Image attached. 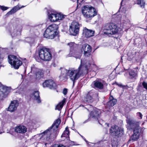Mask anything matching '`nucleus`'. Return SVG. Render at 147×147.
Segmentation results:
<instances>
[{"label": "nucleus", "mask_w": 147, "mask_h": 147, "mask_svg": "<svg viewBox=\"0 0 147 147\" xmlns=\"http://www.w3.org/2000/svg\"><path fill=\"white\" fill-rule=\"evenodd\" d=\"M60 122V120L59 119H57L54 122L51 127L42 133V138H46L45 140L48 141L50 139L55 138L58 133V128Z\"/></svg>", "instance_id": "nucleus-1"}, {"label": "nucleus", "mask_w": 147, "mask_h": 147, "mask_svg": "<svg viewBox=\"0 0 147 147\" xmlns=\"http://www.w3.org/2000/svg\"><path fill=\"white\" fill-rule=\"evenodd\" d=\"M68 71V76L74 83L83 74L87 73L88 72L87 68L82 66L81 64L76 69L72 68H69Z\"/></svg>", "instance_id": "nucleus-2"}, {"label": "nucleus", "mask_w": 147, "mask_h": 147, "mask_svg": "<svg viewBox=\"0 0 147 147\" xmlns=\"http://www.w3.org/2000/svg\"><path fill=\"white\" fill-rule=\"evenodd\" d=\"M132 129L134 133L131 139L134 141L137 140L142 133V129L139 126L138 123L135 120L129 119V129Z\"/></svg>", "instance_id": "nucleus-3"}, {"label": "nucleus", "mask_w": 147, "mask_h": 147, "mask_svg": "<svg viewBox=\"0 0 147 147\" xmlns=\"http://www.w3.org/2000/svg\"><path fill=\"white\" fill-rule=\"evenodd\" d=\"M82 10L84 17L87 19H91L97 14V10L91 6H84L82 7Z\"/></svg>", "instance_id": "nucleus-4"}, {"label": "nucleus", "mask_w": 147, "mask_h": 147, "mask_svg": "<svg viewBox=\"0 0 147 147\" xmlns=\"http://www.w3.org/2000/svg\"><path fill=\"white\" fill-rule=\"evenodd\" d=\"M58 25L55 24L50 25L46 30L44 36L46 38L51 39L53 38L58 34Z\"/></svg>", "instance_id": "nucleus-5"}, {"label": "nucleus", "mask_w": 147, "mask_h": 147, "mask_svg": "<svg viewBox=\"0 0 147 147\" xmlns=\"http://www.w3.org/2000/svg\"><path fill=\"white\" fill-rule=\"evenodd\" d=\"M38 55L40 59L45 61H49L52 59V54L50 49L45 47L41 48L38 51Z\"/></svg>", "instance_id": "nucleus-6"}, {"label": "nucleus", "mask_w": 147, "mask_h": 147, "mask_svg": "<svg viewBox=\"0 0 147 147\" xmlns=\"http://www.w3.org/2000/svg\"><path fill=\"white\" fill-rule=\"evenodd\" d=\"M118 31L117 27L113 23L106 24L103 27V32L104 34L108 35L115 34Z\"/></svg>", "instance_id": "nucleus-7"}, {"label": "nucleus", "mask_w": 147, "mask_h": 147, "mask_svg": "<svg viewBox=\"0 0 147 147\" xmlns=\"http://www.w3.org/2000/svg\"><path fill=\"white\" fill-rule=\"evenodd\" d=\"M48 18L52 22H55L59 20H63L65 16L61 13L54 12L52 11H48Z\"/></svg>", "instance_id": "nucleus-8"}, {"label": "nucleus", "mask_w": 147, "mask_h": 147, "mask_svg": "<svg viewBox=\"0 0 147 147\" xmlns=\"http://www.w3.org/2000/svg\"><path fill=\"white\" fill-rule=\"evenodd\" d=\"M8 58L9 63L16 69H18L22 64V61L15 55H9Z\"/></svg>", "instance_id": "nucleus-9"}, {"label": "nucleus", "mask_w": 147, "mask_h": 147, "mask_svg": "<svg viewBox=\"0 0 147 147\" xmlns=\"http://www.w3.org/2000/svg\"><path fill=\"white\" fill-rule=\"evenodd\" d=\"M110 132L112 135L118 137L121 136L123 133V129L116 125H114L111 127Z\"/></svg>", "instance_id": "nucleus-10"}, {"label": "nucleus", "mask_w": 147, "mask_h": 147, "mask_svg": "<svg viewBox=\"0 0 147 147\" xmlns=\"http://www.w3.org/2000/svg\"><path fill=\"white\" fill-rule=\"evenodd\" d=\"M101 111L100 110L96 109L93 110L90 113V117L98 121L100 124L102 125L104 122L100 118Z\"/></svg>", "instance_id": "nucleus-11"}, {"label": "nucleus", "mask_w": 147, "mask_h": 147, "mask_svg": "<svg viewBox=\"0 0 147 147\" xmlns=\"http://www.w3.org/2000/svg\"><path fill=\"white\" fill-rule=\"evenodd\" d=\"M80 25L77 22H73L69 26V31L70 34L75 36L78 34L79 30Z\"/></svg>", "instance_id": "nucleus-12"}, {"label": "nucleus", "mask_w": 147, "mask_h": 147, "mask_svg": "<svg viewBox=\"0 0 147 147\" xmlns=\"http://www.w3.org/2000/svg\"><path fill=\"white\" fill-rule=\"evenodd\" d=\"M81 50L82 52H84V55L85 57H88L91 56L92 48L90 45L87 44L83 45Z\"/></svg>", "instance_id": "nucleus-13"}, {"label": "nucleus", "mask_w": 147, "mask_h": 147, "mask_svg": "<svg viewBox=\"0 0 147 147\" xmlns=\"http://www.w3.org/2000/svg\"><path fill=\"white\" fill-rule=\"evenodd\" d=\"M42 85L43 87H48L51 89H55L57 87L56 84L51 79L45 80Z\"/></svg>", "instance_id": "nucleus-14"}, {"label": "nucleus", "mask_w": 147, "mask_h": 147, "mask_svg": "<svg viewBox=\"0 0 147 147\" xmlns=\"http://www.w3.org/2000/svg\"><path fill=\"white\" fill-rule=\"evenodd\" d=\"M68 69H66L64 68H61V73L59 76L60 80L61 81H66L68 79Z\"/></svg>", "instance_id": "nucleus-15"}, {"label": "nucleus", "mask_w": 147, "mask_h": 147, "mask_svg": "<svg viewBox=\"0 0 147 147\" xmlns=\"http://www.w3.org/2000/svg\"><path fill=\"white\" fill-rule=\"evenodd\" d=\"M14 131L16 132L23 134L25 133L27 130L26 127L23 125L17 126L13 128Z\"/></svg>", "instance_id": "nucleus-16"}, {"label": "nucleus", "mask_w": 147, "mask_h": 147, "mask_svg": "<svg viewBox=\"0 0 147 147\" xmlns=\"http://www.w3.org/2000/svg\"><path fill=\"white\" fill-rule=\"evenodd\" d=\"M8 87L3 85H0V100L2 99L7 94Z\"/></svg>", "instance_id": "nucleus-17"}, {"label": "nucleus", "mask_w": 147, "mask_h": 147, "mask_svg": "<svg viewBox=\"0 0 147 147\" xmlns=\"http://www.w3.org/2000/svg\"><path fill=\"white\" fill-rule=\"evenodd\" d=\"M128 0H122L121 3V7L119 8V12H120V10L121 9V7L122 6H123V4L125 5L126 3H128ZM126 11L124 10V9L123 8V10L121 11L120 15H119L118 14V12H117V13L119 16V17H121L123 18H124L126 17Z\"/></svg>", "instance_id": "nucleus-18"}, {"label": "nucleus", "mask_w": 147, "mask_h": 147, "mask_svg": "<svg viewBox=\"0 0 147 147\" xmlns=\"http://www.w3.org/2000/svg\"><path fill=\"white\" fill-rule=\"evenodd\" d=\"M104 82L101 80H96L94 81L92 85H94V87L101 89L103 88Z\"/></svg>", "instance_id": "nucleus-19"}, {"label": "nucleus", "mask_w": 147, "mask_h": 147, "mask_svg": "<svg viewBox=\"0 0 147 147\" xmlns=\"http://www.w3.org/2000/svg\"><path fill=\"white\" fill-rule=\"evenodd\" d=\"M18 106V103L16 100L12 101L8 108V111L12 112L16 110Z\"/></svg>", "instance_id": "nucleus-20"}, {"label": "nucleus", "mask_w": 147, "mask_h": 147, "mask_svg": "<svg viewBox=\"0 0 147 147\" xmlns=\"http://www.w3.org/2000/svg\"><path fill=\"white\" fill-rule=\"evenodd\" d=\"M10 32L12 37L16 36L18 35H20L21 34L20 30H19L18 27L16 26L11 27Z\"/></svg>", "instance_id": "nucleus-21"}, {"label": "nucleus", "mask_w": 147, "mask_h": 147, "mask_svg": "<svg viewBox=\"0 0 147 147\" xmlns=\"http://www.w3.org/2000/svg\"><path fill=\"white\" fill-rule=\"evenodd\" d=\"M31 97L34 100L36 101L38 103H40L41 102L40 98L39 95L38 91H35L31 95Z\"/></svg>", "instance_id": "nucleus-22"}, {"label": "nucleus", "mask_w": 147, "mask_h": 147, "mask_svg": "<svg viewBox=\"0 0 147 147\" xmlns=\"http://www.w3.org/2000/svg\"><path fill=\"white\" fill-rule=\"evenodd\" d=\"M84 32L86 37L89 38L94 35V31L85 28L84 30Z\"/></svg>", "instance_id": "nucleus-23"}, {"label": "nucleus", "mask_w": 147, "mask_h": 147, "mask_svg": "<svg viewBox=\"0 0 147 147\" xmlns=\"http://www.w3.org/2000/svg\"><path fill=\"white\" fill-rule=\"evenodd\" d=\"M67 45H69L70 48V53H72V52H73V50L77 49L79 45L78 44H75L74 42H70L68 43Z\"/></svg>", "instance_id": "nucleus-24"}, {"label": "nucleus", "mask_w": 147, "mask_h": 147, "mask_svg": "<svg viewBox=\"0 0 147 147\" xmlns=\"http://www.w3.org/2000/svg\"><path fill=\"white\" fill-rule=\"evenodd\" d=\"M109 101L107 102V105L109 106L113 107L117 103V100L113 96H111L109 97Z\"/></svg>", "instance_id": "nucleus-25"}, {"label": "nucleus", "mask_w": 147, "mask_h": 147, "mask_svg": "<svg viewBox=\"0 0 147 147\" xmlns=\"http://www.w3.org/2000/svg\"><path fill=\"white\" fill-rule=\"evenodd\" d=\"M23 7H24V6L22 7H20L18 5H17L16 6L14 7L10 11L8 12L7 13L6 15L7 16H8L9 15L12 14L13 13H14L18 10L20 9L21 8Z\"/></svg>", "instance_id": "nucleus-26"}, {"label": "nucleus", "mask_w": 147, "mask_h": 147, "mask_svg": "<svg viewBox=\"0 0 147 147\" xmlns=\"http://www.w3.org/2000/svg\"><path fill=\"white\" fill-rule=\"evenodd\" d=\"M77 49H74L73 50V52L70 53V54L71 55V56L74 57L76 58H80L81 56V54L77 51Z\"/></svg>", "instance_id": "nucleus-27"}, {"label": "nucleus", "mask_w": 147, "mask_h": 147, "mask_svg": "<svg viewBox=\"0 0 147 147\" xmlns=\"http://www.w3.org/2000/svg\"><path fill=\"white\" fill-rule=\"evenodd\" d=\"M88 93L92 97L93 100L94 99L97 98L98 96L97 92L94 90L90 91Z\"/></svg>", "instance_id": "nucleus-28"}, {"label": "nucleus", "mask_w": 147, "mask_h": 147, "mask_svg": "<svg viewBox=\"0 0 147 147\" xmlns=\"http://www.w3.org/2000/svg\"><path fill=\"white\" fill-rule=\"evenodd\" d=\"M65 102V99H63V100L58 104L56 106L55 109L60 111L62 108L64 103Z\"/></svg>", "instance_id": "nucleus-29"}, {"label": "nucleus", "mask_w": 147, "mask_h": 147, "mask_svg": "<svg viewBox=\"0 0 147 147\" xmlns=\"http://www.w3.org/2000/svg\"><path fill=\"white\" fill-rule=\"evenodd\" d=\"M36 78L39 79L41 77H42L43 75V70L40 69L35 73Z\"/></svg>", "instance_id": "nucleus-30"}, {"label": "nucleus", "mask_w": 147, "mask_h": 147, "mask_svg": "<svg viewBox=\"0 0 147 147\" xmlns=\"http://www.w3.org/2000/svg\"><path fill=\"white\" fill-rule=\"evenodd\" d=\"M136 75V73L134 71H132L129 73V81L131 82L134 81L135 80V77Z\"/></svg>", "instance_id": "nucleus-31"}, {"label": "nucleus", "mask_w": 147, "mask_h": 147, "mask_svg": "<svg viewBox=\"0 0 147 147\" xmlns=\"http://www.w3.org/2000/svg\"><path fill=\"white\" fill-rule=\"evenodd\" d=\"M69 131L68 127H67L65 129V130L64 131L63 134L61 136V137H69Z\"/></svg>", "instance_id": "nucleus-32"}, {"label": "nucleus", "mask_w": 147, "mask_h": 147, "mask_svg": "<svg viewBox=\"0 0 147 147\" xmlns=\"http://www.w3.org/2000/svg\"><path fill=\"white\" fill-rule=\"evenodd\" d=\"M93 100L92 97L88 93L84 100L85 102H92L93 101Z\"/></svg>", "instance_id": "nucleus-33"}, {"label": "nucleus", "mask_w": 147, "mask_h": 147, "mask_svg": "<svg viewBox=\"0 0 147 147\" xmlns=\"http://www.w3.org/2000/svg\"><path fill=\"white\" fill-rule=\"evenodd\" d=\"M137 4L140 5V7L142 8L144 7L145 3L144 0H137Z\"/></svg>", "instance_id": "nucleus-34"}, {"label": "nucleus", "mask_w": 147, "mask_h": 147, "mask_svg": "<svg viewBox=\"0 0 147 147\" xmlns=\"http://www.w3.org/2000/svg\"><path fill=\"white\" fill-rule=\"evenodd\" d=\"M40 69L35 67L34 65H33L31 67V73L35 74Z\"/></svg>", "instance_id": "nucleus-35"}, {"label": "nucleus", "mask_w": 147, "mask_h": 147, "mask_svg": "<svg viewBox=\"0 0 147 147\" xmlns=\"http://www.w3.org/2000/svg\"><path fill=\"white\" fill-rule=\"evenodd\" d=\"M115 84L117 85H118L120 87H121L123 88V89L124 88H127L128 86L127 85H123L117 82H116Z\"/></svg>", "instance_id": "nucleus-36"}, {"label": "nucleus", "mask_w": 147, "mask_h": 147, "mask_svg": "<svg viewBox=\"0 0 147 147\" xmlns=\"http://www.w3.org/2000/svg\"><path fill=\"white\" fill-rule=\"evenodd\" d=\"M52 147H65L62 144H55L53 145Z\"/></svg>", "instance_id": "nucleus-37"}, {"label": "nucleus", "mask_w": 147, "mask_h": 147, "mask_svg": "<svg viewBox=\"0 0 147 147\" xmlns=\"http://www.w3.org/2000/svg\"><path fill=\"white\" fill-rule=\"evenodd\" d=\"M137 115L138 116H139L140 117V118H139L140 119H142L143 115L140 112H138L137 113Z\"/></svg>", "instance_id": "nucleus-38"}, {"label": "nucleus", "mask_w": 147, "mask_h": 147, "mask_svg": "<svg viewBox=\"0 0 147 147\" xmlns=\"http://www.w3.org/2000/svg\"><path fill=\"white\" fill-rule=\"evenodd\" d=\"M142 85L144 88L147 90V83L144 82H143L142 84Z\"/></svg>", "instance_id": "nucleus-39"}, {"label": "nucleus", "mask_w": 147, "mask_h": 147, "mask_svg": "<svg viewBox=\"0 0 147 147\" xmlns=\"http://www.w3.org/2000/svg\"><path fill=\"white\" fill-rule=\"evenodd\" d=\"M67 92V88H64L63 91V94L64 95H66Z\"/></svg>", "instance_id": "nucleus-40"}, {"label": "nucleus", "mask_w": 147, "mask_h": 147, "mask_svg": "<svg viewBox=\"0 0 147 147\" xmlns=\"http://www.w3.org/2000/svg\"><path fill=\"white\" fill-rule=\"evenodd\" d=\"M1 8L2 10L4 11L5 10L7 9V7H5L1 6Z\"/></svg>", "instance_id": "nucleus-41"}, {"label": "nucleus", "mask_w": 147, "mask_h": 147, "mask_svg": "<svg viewBox=\"0 0 147 147\" xmlns=\"http://www.w3.org/2000/svg\"><path fill=\"white\" fill-rule=\"evenodd\" d=\"M83 1V0H77V3L80 4L81 3H82Z\"/></svg>", "instance_id": "nucleus-42"}, {"label": "nucleus", "mask_w": 147, "mask_h": 147, "mask_svg": "<svg viewBox=\"0 0 147 147\" xmlns=\"http://www.w3.org/2000/svg\"><path fill=\"white\" fill-rule=\"evenodd\" d=\"M88 121V120H86L85 121L83 122V123H86Z\"/></svg>", "instance_id": "nucleus-43"}, {"label": "nucleus", "mask_w": 147, "mask_h": 147, "mask_svg": "<svg viewBox=\"0 0 147 147\" xmlns=\"http://www.w3.org/2000/svg\"><path fill=\"white\" fill-rule=\"evenodd\" d=\"M128 73H125V74L124 75L125 76H128Z\"/></svg>", "instance_id": "nucleus-44"}, {"label": "nucleus", "mask_w": 147, "mask_h": 147, "mask_svg": "<svg viewBox=\"0 0 147 147\" xmlns=\"http://www.w3.org/2000/svg\"><path fill=\"white\" fill-rule=\"evenodd\" d=\"M105 124L106 125H107L108 127H109V124L108 123H105Z\"/></svg>", "instance_id": "nucleus-45"}, {"label": "nucleus", "mask_w": 147, "mask_h": 147, "mask_svg": "<svg viewBox=\"0 0 147 147\" xmlns=\"http://www.w3.org/2000/svg\"><path fill=\"white\" fill-rule=\"evenodd\" d=\"M93 67H96V66L95 65H93Z\"/></svg>", "instance_id": "nucleus-46"}, {"label": "nucleus", "mask_w": 147, "mask_h": 147, "mask_svg": "<svg viewBox=\"0 0 147 147\" xmlns=\"http://www.w3.org/2000/svg\"><path fill=\"white\" fill-rule=\"evenodd\" d=\"M72 1H73L74 2H75L76 1V0H71Z\"/></svg>", "instance_id": "nucleus-47"}, {"label": "nucleus", "mask_w": 147, "mask_h": 147, "mask_svg": "<svg viewBox=\"0 0 147 147\" xmlns=\"http://www.w3.org/2000/svg\"><path fill=\"white\" fill-rule=\"evenodd\" d=\"M47 144V143H45V145L46 146V144Z\"/></svg>", "instance_id": "nucleus-48"}, {"label": "nucleus", "mask_w": 147, "mask_h": 147, "mask_svg": "<svg viewBox=\"0 0 147 147\" xmlns=\"http://www.w3.org/2000/svg\"><path fill=\"white\" fill-rule=\"evenodd\" d=\"M127 123H129V121L127 120Z\"/></svg>", "instance_id": "nucleus-49"}, {"label": "nucleus", "mask_w": 147, "mask_h": 147, "mask_svg": "<svg viewBox=\"0 0 147 147\" xmlns=\"http://www.w3.org/2000/svg\"><path fill=\"white\" fill-rule=\"evenodd\" d=\"M147 27L146 26V28H144V29H145V30H146L147 29Z\"/></svg>", "instance_id": "nucleus-50"}, {"label": "nucleus", "mask_w": 147, "mask_h": 147, "mask_svg": "<svg viewBox=\"0 0 147 147\" xmlns=\"http://www.w3.org/2000/svg\"><path fill=\"white\" fill-rule=\"evenodd\" d=\"M146 119H147V115L146 116Z\"/></svg>", "instance_id": "nucleus-51"}, {"label": "nucleus", "mask_w": 147, "mask_h": 147, "mask_svg": "<svg viewBox=\"0 0 147 147\" xmlns=\"http://www.w3.org/2000/svg\"><path fill=\"white\" fill-rule=\"evenodd\" d=\"M14 1H15L16 0H14Z\"/></svg>", "instance_id": "nucleus-52"}]
</instances>
